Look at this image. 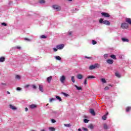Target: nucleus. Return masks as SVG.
Here are the masks:
<instances>
[{
    "mask_svg": "<svg viewBox=\"0 0 131 131\" xmlns=\"http://www.w3.org/2000/svg\"><path fill=\"white\" fill-rule=\"evenodd\" d=\"M40 131H46V130L44 129H41L40 130Z\"/></svg>",
    "mask_w": 131,
    "mask_h": 131,
    "instance_id": "obj_56",
    "label": "nucleus"
},
{
    "mask_svg": "<svg viewBox=\"0 0 131 131\" xmlns=\"http://www.w3.org/2000/svg\"><path fill=\"white\" fill-rule=\"evenodd\" d=\"M25 111H26V112H27V111H28V108L26 107L25 108Z\"/></svg>",
    "mask_w": 131,
    "mask_h": 131,
    "instance_id": "obj_51",
    "label": "nucleus"
},
{
    "mask_svg": "<svg viewBox=\"0 0 131 131\" xmlns=\"http://www.w3.org/2000/svg\"><path fill=\"white\" fill-rule=\"evenodd\" d=\"M75 88H76L77 90H78V91H81L82 88L81 87H78L77 85H75Z\"/></svg>",
    "mask_w": 131,
    "mask_h": 131,
    "instance_id": "obj_22",
    "label": "nucleus"
},
{
    "mask_svg": "<svg viewBox=\"0 0 131 131\" xmlns=\"http://www.w3.org/2000/svg\"><path fill=\"white\" fill-rule=\"evenodd\" d=\"M101 15L102 16H103V17H105V18H109V17H110V15H109L108 13H106V12H102Z\"/></svg>",
    "mask_w": 131,
    "mask_h": 131,
    "instance_id": "obj_5",
    "label": "nucleus"
},
{
    "mask_svg": "<svg viewBox=\"0 0 131 131\" xmlns=\"http://www.w3.org/2000/svg\"><path fill=\"white\" fill-rule=\"evenodd\" d=\"M71 80H72V82H75V80L74 79V76H72L71 77Z\"/></svg>",
    "mask_w": 131,
    "mask_h": 131,
    "instance_id": "obj_34",
    "label": "nucleus"
},
{
    "mask_svg": "<svg viewBox=\"0 0 131 131\" xmlns=\"http://www.w3.org/2000/svg\"><path fill=\"white\" fill-rule=\"evenodd\" d=\"M2 84L6 85V83H2Z\"/></svg>",
    "mask_w": 131,
    "mask_h": 131,
    "instance_id": "obj_57",
    "label": "nucleus"
},
{
    "mask_svg": "<svg viewBox=\"0 0 131 131\" xmlns=\"http://www.w3.org/2000/svg\"><path fill=\"white\" fill-rule=\"evenodd\" d=\"M92 78H95V76H89L87 77L88 79H92Z\"/></svg>",
    "mask_w": 131,
    "mask_h": 131,
    "instance_id": "obj_27",
    "label": "nucleus"
},
{
    "mask_svg": "<svg viewBox=\"0 0 131 131\" xmlns=\"http://www.w3.org/2000/svg\"><path fill=\"white\" fill-rule=\"evenodd\" d=\"M99 23H101V24H104L105 25L109 26L110 25V21L108 20H103V18H100L99 19Z\"/></svg>",
    "mask_w": 131,
    "mask_h": 131,
    "instance_id": "obj_1",
    "label": "nucleus"
},
{
    "mask_svg": "<svg viewBox=\"0 0 131 131\" xmlns=\"http://www.w3.org/2000/svg\"><path fill=\"white\" fill-rule=\"evenodd\" d=\"M104 58H107L108 57V55L107 54H105L104 55Z\"/></svg>",
    "mask_w": 131,
    "mask_h": 131,
    "instance_id": "obj_50",
    "label": "nucleus"
},
{
    "mask_svg": "<svg viewBox=\"0 0 131 131\" xmlns=\"http://www.w3.org/2000/svg\"><path fill=\"white\" fill-rule=\"evenodd\" d=\"M66 80V77L65 76H62L60 78V81L61 83H64L65 80Z\"/></svg>",
    "mask_w": 131,
    "mask_h": 131,
    "instance_id": "obj_6",
    "label": "nucleus"
},
{
    "mask_svg": "<svg viewBox=\"0 0 131 131\" xmlns=\"http://www.w3.org/2000/svg\"><path fill=\"white\" fill-rule=\"evenodd\" d=\"M110 57L112 59H114V60H116V56L113 54V55H111Z\"/></svg>",
    "mask_w": 131,
    "mask_h": 131,
    "instance_id": "obj_23",
    "label": "nucleus"
},
{
    "mask_svg": "<svg viewBox=\"0 0 131 131\" xmlns=\"http://www.w3.org/2000/svg\"><path fill=\"white\" fill-rule=\"evenodd\" d=\"M84 122L85 123H88L89 122V120H88L86 119H84Z\"/></svg>",
    "mask_w": 131,
    "mask_h": 131,
    "instance_id": "obj_39",
    "label": "nucleus"
},
{
    "mask_svg": "<svg viewBox=\"0 0 131 131\" xmlns=\"http://www.w3.org/2000/svg\"><path fill=\"white\" fill-rule=\"evenodd\" d=\"M1 25L3 26H7V24H6L5 23H2L1 24Z\"/></svg>",
    "mask_w": 131,
    "mask_h": 131,
    "instance_id": "obj_40",
    "label": "nucleus"
},
{
    "mask_svg": "<svg viewBox=\"0 0 131 131\" xmlns=\"http://www.w3.org/2000/svg\"><path fill=\"white\" fill-rule=\"evenodd\" d=\"M125 21L127 23H128V24H130V25H131V19L129 18H126L125 19Z\"/></svg>",
    "mask_w": 131,
    "mask_h": 131,
    "instance_id": "obj_9",
    "label": "nucleus"
},
{
    "mask_svg": "<svg viewBox=\"0 0 131 131\" xmlns=\"http://www.w3.org/2000/svg\"><path fill=\"white\" fill-rule=\"evenodd\" d=\"M15 78L16 79H21V76H20L19 75H16L15 76Z\"/></svg>",
    "mask_w": 131,
    "mask_h": 131,
    "instance_id": "obj_28",
    "label": "nucleus"
},
{
    "mask_svg": "<svg viewBox=\"0 0 131 131\" xmlns=\"http://www.w3.org/2000/svg\"><path fill=\"white\" fill-rule=\"evenodd\" d=\"M108 90H109V87H108V86H105V87L104 88V90H105V91H108Z\"/></svg>",
    "mask_w": 131,
    "mask_h": 131,
    "instance_id": "obj_42",
    "label": "nucleus"
},
{
    "mask_svg": "<svg viewBox=\"0 0 131 131\" xmlns=\"http://www.w3.org/2000/svg\"><path fill=\"white\" fill-rule=\"evenodd\" d=\"M122 41H124V42L126 41V42H128V41H129L128 39L124 38H122Z\"/></svg>",
    "mask_w": 131,
    "mask_h": 131,
    "instance_id": "obj_24",
    "label": "nucleus"
},
{
    "mask_svg": "<svg viewBox=\"0 0 131 131\" xmlns=\"http://www.w3.org/2000/svg\"><path fill=\"white\" fill-rule=\"evenodd\" d=\"M29 85H30L27 84V85H26L25 86V88H29Z\"/></svg>",
    "mask_w": 131,
    "mask_h": 131,
    "instance_id": "obj_53",
    "label": "nucleus"
},
{
    "mask_svg": "<svg viewBox=\"0 0 131 131\" xmlns=\"http://www.w3.org/2000/svg\"><path fill=\"white\" fill-rule=\"evenodd\" d=\"M56 48L58 50H62L63 49V48H64V45L63 44L58 45L56 46Z\"/></svg>",
    "mask_w": 131,
    "mask_h": 131,
    "instance_id": "obj_7",
    "label": "nucleus"
},
{
    "mask_svg": "<svg viewBox=\"0 0 131 131\" xmlns=\"http://www.w3.org/2000/svg\"><path fill=\"white\" fill-rule=\"evenodd\" d=\"M82 129H83V130H85V131H89V129L87 128L83 127Z\"/></svg>",
    "mask_w": 131,
    "mask_h": 131,
    "instance_id": "obj_43",
    "label": "nucleus"
},
{
    "mask_svg": "<svg viewBox=\"0 0 131 131\" xmlns=\"http://www.w3.org/2000/svg\"><path fill=\"white\" fill-rule=\"evenodd\" d=\"M46 106H49V103H47Z\"/></svg>",
    "mask_w": 131,
    "mask_h": 131,
    "instance_id": "obj_61",
    "label": "nucleus"
},
{
    "mask_svg": "<svg viewBox=\"0 0 131 131\" xmlns=\"http://www.w3.org/2000/svg\"><path fill=\"white\" fill-rule=\"evenodd\" d=\"M53 50L54 52H57L58 51V49L57 48H53Z\"/></svg>",
    "mask_w": 131,
    "mask_h": 131,
    "instance_id": "obj_46",
    "label": "nucleus"
},
{
    "mask_svg": "<svg viewBox=\"0 0 131 131\" xmlns=\"http://www.w3.org/2000/svg\"><path fill=\"white\" fill-rule=\"evenodd\" d=\"M40 38H47V36L46 35H41Z\"/></svg>",
    "mask_w": 131,
    "mask_h": 131,
    "instance_id": "obj_37",
    "label": "nucleus"
},
{
    "mask_svg": "<svg viewBox=\"0 0 131 131\" xmlns=\"http://www.w3.org/2000/svg\"><path fill=\"white\" fill-rule=\"evenodd\" d=\"M49 130H51V131H55V130H56V128H55L54 127H50L49 128Z\"/></svg>",
    "mask_w": 131,
    "mask_h": 131,
    "instance_id": "obj_20",
    "label": "nucleus"
},
{
    "mask_svg": "<svg viewBox=\"0 0 131 131\" xmlns=\"http://www.w3.org/2000/svg\"><path fill=\"white\" fill-rule=\"evenodd\" d=\"M39 90L40 92H43V88L41 85H39Z\"/></svg>",
    "mask_w": 131,
    "mask_h": 131,
    "instance_id": "obj_14",
    "label": "nucleus"
},
{
    "mask_svg": "<svg viewBox=\"0 0 131 131\" xmlns=\"http://www.w3.org/2000/svg\"><path fill=\"white\" fill-rule=\"evenodd\" d=\"M30 109H34V108H36L37 106L36 104H31L29 105Z\"/></svg>",
    "mask_w": 131,
    "mask_h": 131,
    "instance_id": "obj_10",
    "label": "nucleus"
},
{
    "mask_svg": "<svg viewBox=\"0 0 131 131\" xmlns=\"http://www.w3.org/2000/svg\"><path fill=\"white\" fill-rule=\"evenodd\" d=\"M78 131H81V129L79 128V129H78Z\"/></svg>",
    "mask_w": 131,
    "mask_h": 131,
    "instance_id": "obj_58",
    "label": "nucleus"
},
{
    "mask_svg": "<svg viewBox=\"0 0 131 131\" xmlns=\"http://www.w3.org/2000/svg\"><path fill=\"white\" fill-rule=\"evenodd\" d=\"M32 88L34 90H36V89H37L36 86L35 85H34V84L32 85Z\"/></svg>",
    "mask_w": 131,
    "mask_h": 131,
    "instance_id": "obj_35",
    "label": "nucleus"
},
{
    "mask_svg": "<svg viewBox=\"0 0 131 131\" xmlns=\"http://www.w3.org/2000/svg\"><path fill=\"white\" fill-rule=\"evenodd\" d=\"M87 81H88V79L86 78L85 79L84 81V84L85 85L87 84Z\"/></svg>",
    "mask_w": 131,
    "mask_h": 131,
    "instance_id": "obj_41",
    "label": "nucleus"
},
{
    "mask_svg": "<svg viewBox=\"0 0 131 131\" xmlns=\"http://www.w3.org/2000/svg\"><path fill=\"white\" fill-rule=\"evenodd\" d=\"M56 98L57 100H59L60 102L62 101V99L59 96H56Z\"/></svg>",
    "mask_w": 131,
    "mask_h": 131,
    "instance_id": "obj_32",
    "label": "nucleus"
},
{
    "mask_svg": "<svg viewBox=\"0 0 131 131\" xmlns=\"http://www.w3.org/2000/svg\"><path fill=\"white\" fill-rule=\"evenodd\" d=\"M102 119L103 120H106V119H107L106 116V115L103 116L102 117Z\"/></svg>",
    "mask_w": 131,
    "mask_h": 131,
    "instance_id": "obj_30",
    "label": "nucleus"
},
{
    "mask_svg": "<svg viewBox=\"0 0 131 131\" xmlns=\"http://www.w3.org/2000/svg\"><path fill=\"white\" fill-rule=\"evenodd\" d=\"M52 78H53V77L52 76H51L47 78V80L48 82H49V83H50L51 82V80H52Z\"/></svg>",
    "mask_w": 131,
    "mask_h": 131,
    "instance_id": "obj_13",
    "label": "nucleus"
},
{
    "mask_svg": "<svg viewBox=\"0 0 131 131\" xmlns=\"http://www.w3.org/2000/svg\"><path fill=\"white\" fill-rule=\"evenodd\" d=\"M6 61V58L4 56L0 57V62H5Z\"/></svg>",
    "mask_w": 131,
    "mask_h": 131,
    "instance_id": "obj_11",
    "label": "nucleus"
},
{
    "mask_svg": "<svg viewBox=\"0 0 131 131\" xmlns=\"http://www.w3.org/2000/svg\"><path fill=\"white\" fill-rule=\"evenodd\" d=\"M90 113L92 114V115H96V113H95V111L93 109L90 110Z\"/></svg>",
    "mask_w": 131,
    "mask_h": 131,
    "instance_id": "obj_16",
    "label": "nucleus"
},
{
    "mask_svg": "<svg viewBox=\"0 0 131 131\" xmlns=\"http://www.w3.org/2000/svg\"><path fill=\"white\" fill-rule=\"evenodd\" d=\"M115 76H116L117 77H118L119 78H120V77H121L120 74H119V73H118V72H116L115 73Z\"/></svg>",
    "mask_w": 131,
    "mask_h": 131,
    "instance_id": "obj_17",
    "label": "nucleus"
},
{
    "mask_svg": "<svg viewBox=\"0 0 131 131\" xmlns=\"http://www.w3.org/2000/svg\"><path fill=\"white\" fill-rule=\"evenodd\" d=\"M25 40H28V41H31V40H30V39H28L27 38H25Z\"/></svg>",
    "mask_w": 131,
    "mask_h": 131,
    "instance_id": "obj_44",
    "label": "nucleus"
},
{
    "mask_svg": "<svg viewBox=\"0 0 131 131\" xmlns=\"http://www.w3.org/2000/svg\"><path fill=\"white\" fill-rule=\"evenodd\" d=\"M131 110V107L130 106H128L126 108V112H129Z\"/></svg>",
    "mask_w": 131,
    "mask_h": 131,
    "instance_id": "obj_18",
    "label": "nucleus"
},
{
    "mask_svg": "<svg viewBox=\"0 0 131 131\" xmlns=\"http://www.w3.org/2000/svg\"><path fill=\"white\" fill-rule=\"evenodd\" d=\"M103 127L104 129H108V125L106 123L103 124Z\"/></svg>",
    "mask_w": 131,
    "mask_h": 131,
    "instance_id": "obj_21",
    "label": "nucleus"
},
{
    "mask_svg": "<svg viewBox=\"0 0 131 131\" xmlns=\"http://www.w3.org/2000/svg\"><path fill=\"white\" fill-rule=\"evenodd\" d=\"M77 78H78V79H82L83 78V76L80 74H79L77 75Z\"/></svg>",
    "mask_w": 131,
    "mask_h": 131,
    "instance_id": "obj_8",
    "label": "nucleus"
},
{
    "mask_svg": "<svg viewBox=\"0 0 131 131\" xmlns=\"http://www.w3.org/2000/svg\"><path fill=\"white\" fill-rule=\"evenodd\" d=\"M109 86H112V85H111V84H108Z\"/></svg>",
    "mask_w": 131,
    "mask_h": 131,
    "instance_id": "obj_59",
    "label": "nucleus"
},
{
    "mask_svg": "<svg viewBox=\"0 0 131 131\" xmlns=\"http://www.w3.org/2000/svg\"><path fill=\"white\" fill-rule=\"evenodd\" d=\"M52 8L54 9V10H56V11H61V6L59 5H54L52 6Z\"/></svg>",
    "mask_w": 131,
    "mask_h": 131,
    "instance_id": "obj_3",
    "label": "nucleus"
},
{
    "mask_svg": "<svg viewBox=\"0 0 131 131\" xmlns=\"http://www.w3.org/2000/svg\"><path fill=\"white\" fill-rule=\"evenodd\" d=\"M88 128H90L91 129H93L94 128V125H93L92 124H90L88 125Z\"/></svg>",
    "mask_w": 131,
    "mask_h": 131,
    "instance_id": "obj_19",
    "label": "nucleus"
},
{
    "mask_svg": "<svg viewBox=\"0 0 131 131\" xmlns=\"http://www.w3.org/2000/svg\"><path fill=\"white\" fill-rule=\"evenodd\" d=\"M55 59H56V60H58V61H61V57L59 56H56Z\"/></svg>",
    "mask_w": 131,
    "mask_h": 131,
    "instance_id": "obj_26",
    "label": "nucleus"
},
{
    "mask_svg": "<svg viewBox=\"0 0 131 131\" xmlns=\"http://www.w3.org/2000/svg\"><path fill=\"white\" fill-rule=\"evenodd\" d=\"M55 100H56V99L55 98H51L49 100V102H50V103H51V102H53V101H55Z\"/></svg>",
    "mask_w": 131,
    "mask_h": 131,
    "instance_id": "obj_36",
    "label": "nucleus"
},
{
    "mask_svg": "<svg viewBox=\"0 0 131 131\" xmlns=\"http://www.w3.org/2000/svg\"><path fill=\"white\" fill-rule=\"evenodd\" d=\"M16 49H18V50H21V47H17Z\"/></svg>",
    "mask_w": 131,
    "mask_h": 131,
    "instance_id": "obj_49",
    "label": "nucleus"
},
{
    "mask_svg": "<svg viewBox=\"0 0 131 131\" xmlns=\"http://www.w3.org/2000/svg\"><path fill=\"white\" fill-rule=\"evenodd\" d=\"M62 95H64L65 97H68L69 96V94H67V93H65L64 92L62 93Z\"/></svg>",
    "mask_w": 131,
    "mask_h": 131,
    "instance_id": "obj_31",
    "label": "nucleus"
},
{
    "mask_svg": "<svg viewBox=\"0 0 131 131\" xmlns=\"http://www.w3.org/2000/svg\"><path fill=\"white\" fill-rule=\"evenodd\" d=\"M10 107L12 109V110H17V108L11 104L10 105Z\"/></svg>",
    "mask_w": 131,
    "mask_h": 131,
    "instance_id": "obj_15",
    "label": "nucleus"
},
{
    "mask_svg": "<svg viewBox=\"0 0 131 131\" xmlns=\"http://www.w3.org/2000/svg\"><path fill=\"white\" fill-rule=\"evenodd\" d=\"M7 93L8 94V95H10V94H11V93H10V92H9V91H7Z\"/></svg>",
    "mask_w": 131,
    "mask_h": 131,
    "instance_id": "obj_54",
    "label": "nucleus"
},
{
    "mask_svg": "<svg viewBox=\"0 0 131 131\" xmlns=\"http://www.w3.org/2000/svg\"><path fill=\"white\" fill-rule=\"evenodd\" d=\"M92 43H93V45H96L97 41H96L95 40H93Z\"/></svg>",
    "mask_w": 131,
    "mask_h": 131,
    "instance_id": "obj_38",
    "label": "nucleus"
},
{
    "mask_svg": "<svg viewBox=\"0 0 131 131\" xmlns=\"http://www.w3.org/2000/svg\"><path fill=\"white\" fill-rule=\"evenodd\" d=\"M69 35H71V34H72V32H69Z\"/></svg>",
    "mask_w": 131,
    "mask_h": 131,
    "instance_id": "obj_52",
    "label": "nucleus"
},
{
    "mask_svg": "<svg viewBox=\"0 0 131 131\" xmlns=\"http://www.w3.org/2000/svg\"><path fill=\"white\" fill-rule=\"evenodd\" d=\"M51 121H52V123H55V122H56V120L54 119H52Z\"/></svg>",
    "mask_w": 131,
    "mask_h": 131,
    "instance_id": "obj_45",
    "label": "nucleus"
},
{
    "mask_svg": "<svg viewBox=\"0 0 131 131\" xmlns=\"http://www.w3.org/2000/svg\"><path fill=\"white\" fill-rule=\"evenodd\" d=\"M96 68H100L99 63H95L94 65H91L89 67L90 70H93V69H96Z\"/></svg>",
    "mask_w": 131,
    "mask_h": 131,
    "instance_id": "obj_2",
    "label": "nucleus"
},
{
    "mask_svg": "<svg viewBox=\"0 0 131 131\" xmlns=\"http://www.w3.org/2000/svg\"><path fill=\"white\" fill-rule=\"evenodd\" d=\"M101 81H102V82H103V83H106V82H107V81H106V79H105V78H102L101 79Z\"/></svg>",
    "mask_w": 131,
    "mask_h": 131,
    "instance_id": "obj_25",
    "label": "nucleus"
},
{
    "mask_svg": "<svg viewBox=\"0 0 131 131\" xmlns=\"http://www.w3.org/2000/svg\"><path fill=\"white\" fill-rule=\"evenodd\" d=\"M64 125L67 127H70V126H71V124H64Z\"/></svg>",
    "mask_w": 131,
    "mask_h": 131,
    "instance_id": "obj_29",
    "label": "nucleus"
},
{
    "mask_svg": "<svg viewBox=\"0 0 131 131\" xmlns=\"http://www.w3.org/2000/svg\"><path fill=\"white\" fill-rule=\"evenodd\" d=\"M85 58H86V59H92L91 57L85 56Z\"/></svg>",
    "mask_w": 131,
    "mask_h": 131,
    "instance_id": "obj_47",
    "label": "nucleus"
},
{
    "mask_svg": "<svg viewBox=\"0 0 131 131\" xmlns=\"http://www.w3.org/2000/svg\"><path fill=\"white\" fill-rule=\"evenodd\" d=\"M121 28H122V29H127L128 28V24L125 23L121 24Z\"/></svg>",
    "mask_w": 131,
    "mask_h": 131,
    "instance_id": "obj_4",
    "label": "nucleus"
},
{
    "mask_svg": "<svg viewBox=\"0 0 131 131\" xmlns=\"http://www.w3.org/2000/svg\"><path fill=\"white\" fill-rule=\"evenodd\" d=\"M69 2H72V0H68Z\"/></svg>",
    "mask_w": 131,
    "mask_h": 131,
    "instance_id": "obj_60",
    "label": "nucleus"
},
{
    "mask_svg": "<svg viewBox=\"0 0 131 131\" xmlns=\"http://www.w3.org/2000/svg\"><path fill=\"white\" fill-rule=\"evenodd\" d=\"M109 114V113H106V114L105 115H106V116H107V115H108Z\"/></svg>",
    "mask_w": 131,
    "mask_h": 131,
    "instance_id": "obj_55",
    "label": "nucleus"
},
{
    "mask_svg": "<svg viewBox=\"0 0 131 131\" xmlns=\"http://www.w3.org/2000/svg\"><path fill=\"white\" fill-rule=\"evenodd\" d=\"M106 62H107V63H108V64H113L114 61L112 59H109L107 60Z\"/></svg>",
    "mask_w": 131,
    "mask_h": 131,
    "instance_id": "obj_12",
    "label": "nucleus"
},
{
    "mask_svg": "<svg viewBox=\"0 0 131 131\" xmlns=\"http://www.w3.org/2000/svg\"><path fill=\"white\" fill-rule=\"evenodd\" d=\"M39 3L40 4H45V3H46V1L45 0H40Z\"/></svg>",
    "mask_w": 131,
    "mask_h": 131,
    "instance_id": "obj_33",
    "label": "nucleus"
},
{
    "mask_svg": "<svg viewBox=\"0 0 131 131\" xmlns=\"http://www.w3.org/2000/svg\"><path fill=\"white\" fill-rule=\"evenodd\" d=\"M17 91H21V88L20 87H18L17 89H16Z\"/></svg>",
    "mask_w": 131,
    "mask_h": 131,
    "instance_id": "obj_48",
    "label": "nucleus"
}]
</instances>
